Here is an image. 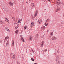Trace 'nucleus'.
Returning a JSON list of instances; mask_svg holds the SVG:
<instances>
[{
	"mask_svg": "<svg viewBox=\"0 0 64 64\" xmlns=\"http://www.w3.org/2000/svg\"><path fill=\"white\" fill-rule=\"evenodd\" d=\"M47 49L45 50H44L43 51V52L44 53V52H46V51H47Z\"/></svg>",
	"mask_w": 64,
	"mask_h": 64,
	"instance_id": "24",
	"label": "nucleus"
},
{
	"mask_svg": "<svg viewBox=\"0 0 64 64\" xmlns=\"http://www.w3.org/2000/svg\"><path fill=\"white\" fill-rule=\"evenodd\" d=\"M17 64H20L19 62H17Z\"/></svg>",
	"mask_w": 64,
	"mask_h": 64,
	"instance_id": "33",
	"label": "nucleus"
},
{
	"mask_svg": "<svg viewBox=\"0 0 64 64\" xmlns=\"http://www.w3.org/2000/svg\"><path fill=\"white\" fill-rule=\"evenodd\" d=\"M49 20V19L48 18V19H47L46 20V21L47 22H48V21Z\"/></svg>",
	"mask_w": 64,
	"mask_h": 64,
	"instance_id": "31",
	"label": "nucleus"
},
{
	"mask_svg": "<svg viewBox=\"0 0 64 64\" xmlns=\"http://www.w3.org/2000/svg\"><path fill=\"white\" fill-rule=\"evenodd\" d=\"M31 60L32 61H34V59L32 58H31Z\"/></svg>",
	"mask_w": 64,
	"mask_h": 64,
	"instance_id": "27",
	"label": "nucleus"
},
{
	"mask_svg": "<svg viewBox=\"0 0 64 64\" xmlns=\"http://www.w3.org/2000/svg\"><path fill=\"white\" fill-rule=\"evenodd\" d=\"M63 17H64V14H63Z\"/></svg>",
	"mask_w": 64,
	"mask_h": 64,
	"instance_id": "38",
	"label": "nucleus"
},
{
	"mask_svg": "<svg viewBox=\"0 0 64 64\" xmlns=\"http://www.w3.org/2000/svg\"><path fill=\"white\" fill-rule=\"evenodd\" d=\"M9 4H10V5H11V6H13V3L11 2H9Z\"/></svg>",
	"mask_w": 64,
	"mask_h": 64,
	"instance_id": "14",
	"label": "nucleus"
},
{
	"mask_svg": "<svg viewBox=\"0 0 64 64\" xmlns=\"http://www.w3.org/2000/svg\"><path fill=\"white\" fill-rule=\"evenodd\" d=\"M38 14V11L36 10L35 12V14L34 15V17H36V16Z\"/></svg>",
	"mask_w": 64,
	"mask_h": 64,
	"instance_id": "4",
	"label": "nucleus"
},
{
	"mask_svg": "<svg viewBox=\"0 0 64 64\" xmlns=\"http://www.w3.org/2000/svg\"><path fill=\"white\" fill-rule=\"evenodd\" d=\"M7 39H9V37L8 36H7L5 38V40H6H6H7Z\"/></svg>",
	"mask_w": 64,
	"mask_h": 64,
	"instance_id": "19",
	"label": "nucleus"
},
{
	"mask_svg": "<svg viewBox=\"0 0 64 64\" xmlns=\"http://www.w3.org/2000/svg\"><path fill=\"white\" fill-rule=\"evenodd\" d=\"M33 1L34 0H29L30 1H31V0Z\"/></svg>",
	"mask_w": 64,
	"mask_h": 64,
	"instance_id": "36",
	"label": "nucleus"
},
{
	"mask_svg": "<svg viewBox=\"0 0 64 64\" xmlns=\"http://www.w3.org/2000/svg\"><path fill=\"white\" fill-rule=\"evenodd\" d=\"M34 64H37L36 63H35Z\"/></svg>",
	"mask_w": 64,
	"mask_h": 64,
	"instance_id": "41",
	"label": "nucleus"
},
{
	"mask_svg": "<svg viewBox=\"0 0 64 64\" xmlns=\"http://www.w3.org/2000/svg\"><path fill=\"white\" fill-rule=\"evenodd\" d=\"M33 5H34V3H32L31 4V6H32V7H34V6Z\"/></svg>",
	"mask_w": 64,
	"mask_h": 64,
	"instance_id": "22",
	"label": "nucleus"
},
{
	"mask_svg": "<svg viewBox=\"0 0 64 64\" xmlns=\"http://www.w3.org/2000/svg\"><path fill=\"white\" fill-rule=\"evenodd\" d=\"M32 52H34V51H33V50H32Z\"/></svg>",
	"mask_w": 64,
	"mask_h": 64,
	"instance_id": "42",
	"label": "nucleus"
},
{
	"mask_svg": "<svg viewBox=\"0 0 64 64\" xmlns=\"http://www.w3.org/2000/svg\"><path fill=\"white\" fill-rule=\"evenodd\" d=\"M38 23L41 24L42 22V20L41 19H39L38 21Z\"/></svg>",
	"mask_w": 64,
	"mask_h": 64,
	"instance_id": "3",
	"label": "nucleus"
},
{
	"mask_svg": "<svg viewBox=\"0 0 64 64\" xmlns=\"http://www.w3.org/2000/svg\"><path fill=\"white\" fill-rule=\"evenodd\" d=\"M62 26H63V27H64V25H62Z\"/></svg>",
	"mask_w": 64,
	"mask_h": 64,
	"instance_id": "37",
	"label": "nucleus"
},
{
	"mask_svg": "<svg viewBox=\"0 0 64 64\" xmlns=\"http://www.w3.org/2000/svg\"><path fill=\"white\" fill-rule=\"evenodd\" d=\"M27 26H24V30H26V29H27Z\"/></svg>",
	"mask_w": 64,
	"mask_h": 64,
	"instance_id": "20",
	"label": "nucleus"
},
{
	"mask_svg": "<svg viewBox=\"0 0 64 64\" xmlns=\"http://www.w3.org/2000/svg\"><path fill=\"white\" fill-rule=\"evenodd\" d=\"M12 46H14V41L12 40Z\"/></svg>",
	"mask_w": 64,
	"mask_h": 64,
	"instance_id": "18",
	"label": "nucleus"
},
{
	"mask_svg": "<svg viewBox=\"0 0 64 64\" xmlns=\"http://www.w3.org/2000/svg\"><path fill=\"white\" fill-rule=\"evenodd\" d=\"M18 27H19V26H18V25H17V26H16V28H17H17H18Z\"/></svg>",
	"mask_w": 64,
	"mask_h": 64,
	"instance_id": "28",
	"label": "nucleus"
},
{
	"mask_svg": "<svg viewBox=\"0 0 64 64\" xmlns=\"http://www.w3.org/2000/svg\"><path fill=\"white\" fill-rule=\"evenodd\" d=\"M44 25H45V26H47V25H48V23H47V22H45Z\"/></svg>",
	"mask_w": 64,
	"mask_h": 64,
	"instance_id": "21",
	"label": "nucleus"
},
{
	"mask_svg": "<svg viewBox=\"0 0 64 64\" xmlns=\"http://www.w3.org/2000/svg\"><path fill=\"white\" fill-rule=\"evenodd\" d=\"M5 20L6 21H7L8 22V23H9V21L8 20L7 18H6L5 19Z\"/></svg>",
	"mask_w": 64,
	"mask_h": 64,
	"instance_id": "15",
	"label": "nucleus"
},
{
	"mask_svg": "<svg viewBox=\"0 0 64 64\" xmlns=\"http://www.w3.org/2000/svg\"><path fill=\"white\" fill-rule=\"evenodd\" d=\"M46 28L45 26H43L41 28V29L42 30H44V29H45Z\"/></svg>",
	"mask_w": 64,
	"mask_h": 64,
	"instance_id": "12",
	"label": "nucleus"
},
{
	"mask_svg": "<svg viewBox=\"0 0 64 64\" xmlns=\"http://www.w3.org/2000/svg\"><path fill=\"white\" fill-rule=\"evenodd\" d=\"M20 40L22 41V42H25V41L24 40V39L22 37L20 38Z\"/></svg>",
	"mask_w": 64,
	"mask_h": 64,
	"instance_id": "9",
	"label": "nucleus"
},
{
	"mask_svg": "<svg viewBox=\"0 0 64 64\" xmlns=\"http://www.w3.org/2000/svg\"><path fill=\"white\" fill-rule=\"evenodd\" d=\"M21 21V20H18V23H21V22H20V21Z\"/></svg>",
	"mask_w": 64,
	"mask_h": 64,
	"instance_id": "30",
	"label": "nucleus"
},
{
	"mask_svg": "<svg viewBox=\"0 0 64 64\" xmlns=\"http://www.w3.org/2000/svg\"><path fill=\"white\" fill-rule=\"evenodd\" d=\"M32 38H33V37H32V36H30V37L29 38V40L30 41H32Z\"/></svg>",
	"mask_w": 64,
	"mask_h": 64,
	"instance_id": "5",
	"label": "nucleus"
},
{
	"mask_svg": "<svg viewBox=\"0 0 64 64\" xmlns=\"http://www.w3.org/2000/svg\"><path fill=\"white\" fill-rule=\"evenodd\" d=\"M12 18L13 20L14 21H15V18H14L12 17Z\"/></svg>",
	"mask_w": 64,
	"mask_h": 64,
	"instance_id": "26",
	"label": "nucleus"
},
{
	"mask_svg": "<svg viewBox=\"0 0 64 64\" xmlns=\"http://www.w3.org/2000/svg\"><path fill=\"white\" fill-rule=\"evenodd\" d=\"M57 39V38L56 37H55L54 36L52 37V40H55Z\"/></svg>",
	"mask_w": 64,
	"mask_h": 64,
	"instance_id": "6",
	"label": "nucleus"
},
{
	"mask_svg": "<svg viewBox=\"0 0 64 64\" xmlns=\"http://www.w3.org/2000/svg\"><path fill=\"white\" fill-rule=\"evenodd\" d=\"M38 34H36V38L37 39V38H38Z\"/></svg>",
	"mask_w": 64,
	"mask_h": 64,
	"instance_id": "23",
	"label": "nucleus"
},
{
	"mask_svg": "<svg viewBox=\"0 0 64 64\" xmlns=\"http://www.w3.org/2000/svg\"><path fill=\"white\" fill-rule=\"evenodd\" d=\"M0 42L1 43H2V41L1 40L0 41Z\"/></svg>",
	"mask_w": 64,
	"mask_h": 64,
	"instance_id": "34",
	"label": "nucleus"
},
{
	"mask_svg": "<svg viewBox=\"0 0 64 64\" xmlns=\"http://www.w3.org/2000/svg\"><path fill=\"white\" fill-rule=\"evenodd\" d=\"M34 26V23H33V22H32L31 23V25H30V27L31 28H32V27H33Z\"/></svg>",
	"mask_w": 64,
	"mask_h": 64,
	"instance_id": "10",
	"label": "nucleus"
},
{
	"mask_svg": "<svg viewBox=\"0 0 64 64\" xmlns=\"http://www.w3.org/2000/svg\"><path fill=\"white\" fill-rule=\"evenodd\" d=\"M15 58V55L14 54V55H13L12 56V58L13 59H14Z\"/></svg>",
	"mask_w": 64,
	"mask_h": 64,
	"instance_id": "25",
	"label": "nucleus"
},
{
	"mask_svg": "<svg viewBox=\"0 0 64 64\" xmlns=\"http://www.w3.org/2000/svg\"><path fill=\"white\" fill-rule=\"evenodd\" d=\"M58 5H59V4H60V3L59 2H58Z\"/></svg>",
	"mask_w": 64,
	"mask_h": 64,
	"instance_id": "32",
	"label": "nucleus"
},
{
	"mask_svg": "<svg viewBox=\"0 0 64 64\" xmlns=\"http://www.w3.org/2000/svg\"><path fill=\"white\" fill-rule=\"evenodd\" d=\"M44 41H42V43L40 44V45L42 47L44 45Z\"/></svg>",
	"mask_w": 64,
	"mask_h": 64,
	"instance_id": "2",
	"label": "nucleus"
},
{
	"mask_svg": "<svg viewBox=\"0 0 64 64\" xmlns=\"http://www.w3.org/2000/svg\"><path fill=\"white\" fill-rule=\"evenodd\" d=\"M5 29L6 30V31H8V32H10V30H9V29H8V27H6Z\"/></svg>",
	"mask_w": 64,
	"mask_h": 64,
	"instance_id": "8",
	"label": "nucleus"
},
{
	"mask_svg": "<svg viewBox=\"0 0 64 64\" xmlns=\"http://www.w3.org/2000/svg\"><path fill=\"white\" fill-rule=\"evenodd\" d=\"M60 50L59 49H58L57 51V53H59V51Z\"/></svg>",
	"mask_w": 64,
	"mask_h": 64,
	"instance_id": "29",
	"label": "nucleus"
},
{
	"mask_svg": "<svg viewBox=\"0 0 64 64\" xmlns=\"http://www.w3.org/2000/svg\"><path fill=\"white\" fill-rule=\"evenodd\" d=\"M18 31H19V30H17L16 31L15 33L16 34H17L18 33Z\"/></svg>",
	"mask_w": 64,
	"mask_h": 64,
	"instance_id": "16",
	"label": "nucleus"
},
{
	"mask_svg": "<svg viewBox=\"0 0 64 64\" xmlns=\"http://www.w3.org/2000/svg\"><path fill=\"white\" fill-rule=\"evenodd\" d=\"M48 31H49V30H47V32H48Z\"/></svg>",
	"mask_w": 64,
	"mask_h": 64,
	"instance_id": "40",
	"label": "nucleus"
},
{
	"mask_svg": "<svg viewBox=\"0 0 64 64\" xmlns=\"http://www.w3.org/2000/svg\"><path fill=\"white\" fill-rule=\"evenodd\" d=\"M0 23H1V24H2V23H3V22H2V21H1Z\"/></svg>",
	"mask_w": 64,
	"mask_h": 64,
	"instance_id": "35",
	"label": "nucleus"
},
{
	"mask_svg": "<svg viewBox=\"0 0 64 64\" xmlns=\"http://www.w3.org/2000/svg\"><path fill=\"white\" fill-rule=\"evenodd\" d=\"M59 58L58 56H56V62L57 64H59L60 63V61H59Z\"/></svg>",
	"mask_w": 64,
	"mask_h": 64,
	"instance_id": "1",
	"label": "nucleus"
},
{
	"mask_svg": "<svg viewBox=\"0 0 64 64\" xmlns=\"http://www.w3.org/2000/svg\"><path fill=\"white\" fill-rule=\"evenodd\" d=\"M32 54H30V56H31V55H32Z\"/></svg>",
	"mask_w": 64,
	"mask_h": 64,
	"instance_id": "39",
	"label": "nucleus"
},
{
	"mask_svg": "<svg viewBox=\"0 0 64 64\" xmlns=\"http://www.w3.org/2000/svg\"><path fill=\"white\" fill-rule=\"evenodd\" d=\"M60 8H58L56 10V12H58V11H60Z\"/></svg>",
	"mask_w": 64,
	"mask_h": 64,
	"instance_id": "13",
	"label": "nucleus"
},
{
	"mask_svg": "<svg viewBox=\"0 0 64 64\" xmlns=\"http://www.w3.org/2000/svg\"><path fill=\"white\" fill-rule=\"evenodd\" d=\"M9 40H8L6 43V45L7 46H9Z\"/></svg>",
	"mask_w": 64,
	"mask_h": 64,
	"instance_id": "7",
	"label": "nucleus"
},
{
	"mask_svg": "<svg viewBox=\"0 0 64 64\" xmlns=\"http://www.w3.org/2000/svg\"><path fill=\"white\" fill-rule=\"evenodd\" d=\"M62 64H64V63H63Z\"/></svg>",
	"mask_w": 64,
	"mask_h": 64,
	"instance_id": "43",
	"label": "nucleus"
},
{
	"mask_svg": "<svg viewBox=\"0 0 64 64\" xmlns=\"http://www.w3.org/2000/svg\"><path fill=\"white\" fill-rule=\"evenodd\" d=\"M57 7H58V6H57Z\"/></svg>",
	"mask_w": 64,
	"mask_h": 64,
	"instance_id": "44",
	"label": "nucleus"
},
{
	"mask_svg": "<svg viewBox=\"0 0 64 64\" xmlns=\"http://www.w3.org/2000/svg\"><path fill=\"white\" fill-rule=\"evenodd\" d=\"M53 32H51L50 33V37H51L53 36Z\"/></svg>",
	"mask_w": 64,
	"mask_h": 64,
	"instance_id": "11",
	"label": "nucleus"
},
{
	"mask_svg": "<svg viewBox=\"0 0 64 64\" xmlns=\"http://www.w3.org/2000/svg\"><path fill=\"white\" fill-rule=\"evenodd\" d=\"M12 46H14V41L12 40Z\"/></svg>",
	"mask_w": 64,
	"mask_h": 64,
	"instance_id": "17",
	"label": "nucleus"
}]
</instances>
